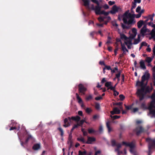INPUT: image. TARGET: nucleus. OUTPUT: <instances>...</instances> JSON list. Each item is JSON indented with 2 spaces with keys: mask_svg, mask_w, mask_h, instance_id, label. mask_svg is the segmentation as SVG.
<instances>
[{
  "mask_svg": "<svg viewBox=\"0 0 155 155\" xmlns=\"http://www.w3.org/2000/svg\"><path fill=\"white\" fill-rule=\"evenodd\" d=\"M150 78V74L148 73H145L142 76L141 81H138L137 82V85L141 87V88L138 89L137 92L140 101L144 99L146 94V92H145V88L143 86L144 82L146 80H148Z\"/></svg>",
  "mask_w": 155,
  "mask_h": 155,
  "instance_id": "nucleus-1",
  "label": "nucleus"
},
{
  "mask_svg": "<svg viewBox=\"0 0 155 155\" xmlns=\"http://www.w3.org/2000/svg\"><path fill=\"white\" fill-rule=\"evenodd\" d=\"M135 16V14H132L130 13L128 14V17L129 18L128 21H127V18L124 17L123 19L124 23L128 25L134 24L136 22L134 20Z\"/></svg>",
  "mask_w": 155,
  "mask_h": 155,
  "instance_id": "nucleus-2",
  "label": "nucleus"
},
{
  "mask_svg": "<svg viewBox=\"0 0 155 155\" xmlns=\"http://www.w3.org/2000/svg\"><path fill=\"white\" fill-rule=\"evenodd\" d=\"M155 98L150 103L148 106L149 109V114L152 115L155 117Z\"/></svg>",
  "mask_w": 155,
  "mask_h": 155,
  "instance_id": "nucleus-3",
  "label": "nucleus"
},
{
  "mask_svg": "<svg viewBox=\"0 0 155 155\" xmlns=\"http://www.w3.org/2000/svg\"><path fill=\"white\" fill-rule=\"evenodd\" d=\"M122 144L125 145L126 146L129 147H130V151L131 153H135L134 152V144L133 142L130 143H127L126 142L123 141L122 142Z\"/></svg>",
  "mask_w": 155,
  "mask_h": 155,
  "instance_id": "nucleus-4",
  "label": "nucleus"
},
{
  "mask_svg": "<svg viewBox=\"0 0 155 155\" xmlns=\"http://www.w3.org/2000/svg\"><path fill=\"white\" fill-rule=\"evenodd\" d=\"M92 9L93 10H94L95 14L96 15H104L105 11L104 10L101 11V7L99 6H96L95 8L94 7L93 5L92 6Z\"/></svg>",
  "mask_w": 155,
  "mask_h": 155,
  "instance_id": "nucleus-5",
  "label": "nucleus"
},
{
  "mask_svg": "<svg viewBox=\"0 0 155 155\" xmlns=\"http://www.w3.org/2000/svg\"><path fill=\"white\" fill-rule=\"evenodd\" d=\"M147 141L148 142V148L151 149H155V140L152 139L150 138L146 139Z\"/></svg>",
  "mask_w": 155,
  "mask_h": 155,
  "instance_id": "nucleus-6",
  "label": "nucleus"
},
{
  "mask_svg": "<svg viewBox=\"0 0 155 155\" xmlns=\"http://www.w3.org/2000/svg\"><path fill=\"white\" fill-rule=\"evenodd\" d=\"M105 87H107V90L110 89L111 91H113L114 92H117V95L119 94V92L115 90V87H113V86H112V83L111 82H107L105 84Z\"/></svg>",
  "mask_w": 155,
  "mask_h": 155,
  "instance_id": "nucleus-7",
  "label": "nucleus"
},
{
  "mask_svg": "<svg viewBox=\"0 0 155 155\" xmlns=\"http://www.w3.org/2000/svg\"><path fill=\"white\" fill-rule=\"evenodd\" d=\"M78 91L79 93H82L83 94H85L87 91V88L82 84H80L78 86Z\"/></svg>",
  "mask_w": 155,
  "mask_h": 155,
  "instance_id": "nucleus-8",
  "label": "nucleus"
},
{
  "mask_svg": "<svg viewBox=\"0 0 155 155\" xmlns=\"http://www.w3.org/2000/svg\"><path fill=\"white\" fill-rule=\"evenodd\" d=\"M134 131L136 132V134L137 136L139 135L140 134L144 132V129L141 126H137Z\"/></svg>",
  "mask_w": 155,
  "mask_h": 155,
  "instance_id": "nucleus-9",
  "label": "nucleus"
},
{
  "mask_svg": "<svg viewBox=\"0 0 155 155\" xmlns=\"http://www.w3.org/2000/svg\"><path fill=\"white\" fill-rule=\"evenodd\" d=\"M71 118L70 117H68V118H66L64 119V124L63 125L64 127H67L70 126V123L71 122Z\"/></svg>",
  "mask_w": 155,
  "mask_h": 155,
  "instance_id": "nucleus-10",
  "label": "nucleus"
},
{
  "mask_svg": "<svg viewBox=\"0 0 155 155\" xmlns=\"http://www.w3.org/2000/svg\"><path fill=\"white\" fill-rule=\"evenodd\" d=\"M96 141V139L94 137H87V140L85 143L87 144H92L93 142Z\"/></svg>",
  "mask_w": 155,
  "mask_h": 155,
  "instance_id": "nucleus-11",
  "label": "nucleus"
},
{
  "mask_svg": "<svg viewBox=\"0 0 155 155\" xmlns=\"http://www.w3.org/2000/svg\"><path fill=\"white\" fill-rule=\"evenodd\" d=\"M119 8L116 5H114L112 8V10L110 11V13L114 14L117 12L118 11Z\"/></svg>",
  "mask_w": 155,
  "mask_h": 155,
  "instance_id": "nucleus-12",
  "label": "nucleus"
},
{
  "mask_svg": "<svg viewBox=\"0 0 155 155\" xmlns=\"http://www.w3.org/2000/svg\"><path fill=\"white\" fill-rule=\"evenodd\" d=\"M120 110L117 107H115L113 109V110L110 112L112 115L114 114H119L120 113Z\"/></svg>",
  "mask_w": 155,
  "mask_h": 155,
  "instance_id": "nucleus-13",
  "label": "nucleus"
},
{
  "mask_svg": "<svg viewBox=\"0 0 155 155\" xmlns=\"http://www.w3.org/2000/svg\"><path fill=\"white\" fill-rule=\"evenodd\" d=\"M140 66L141 68L143 70L146 69V68L145 64V63L144 61L143 60H141L140 62Z\"/></svg>",
  "mask_w": 155,
  "mask_h": 155,
  "instance_id": "nucleus-14",
  "label": "nucleus"
},
{
  "mask_svg": "<svg viewBox=\"0 0 155 155\" xmlns=\"http://www.w3.org/2000/svg\"><path fill=\"white\" fill-rule=\"evenodd\" d=\"M40 145L39 144L36 143L32 147V149L34 150H37L40 149Z\"/></svg>",
  "mask_w": 155,
  "mask_h": 155,
  "instance_id": "nucleus-15",
  "label": "nucleus"
},
{
  "mask_svg": "<svg viewBox=\"0 0 155 155\" xmlns=\"http://www.w3.org/2000/svg\"><path fill=\"white\" fill-rule=\"evenodd\" d=\"M71 120H74L76 121H78L80 120L81 118L78 116H76L75 117H71Z\"/></svg>",
  "mask_w": 155,
  "mask_h": 155,
  "instance_id": "nucleus-16",
  "label": "nucleus"
},
{
  "mask_svg": "<svg viewBox=\"0 0 155 155\" xmlns=\"http://www.w3.org/2000/svg\"><path fill=\"white\" fill-rule=\"evenodd\" d=\"M147 32L146 25H145L140 30V33L142 34H144Z\"/></svg>",
  "mask_w": 155,
  "mask_h": 155,
  "instance_id": "nucleus-17",
  "label": "nucleus"
},
{
  "mask_svg": "<svg viewBox=\"0 0 155 155\" xmlns=\"http://www.w3.org/2000/svg\"><path fill=\"white\" fill-rule=\"evenodd\" d=\"M140 36L139 35H138V37L137 39H134V42L133 43V44L136 45L138 44L140 41Z\"/></svg>",
  "mask_w": 155,
  "mask_h": 155,
  "instance_id": "nucleus-18",
  "label": "nucleus"
},
{
  "mask_svg": "<svg viewBox=\"0 0 155 155\" xmlns=\"http://www.w3.org/2000/svg\"><path fill=\"white\" fill-rule=\"evenodd\" d=\"M144 23L143 21L140 20L137 23V27L139 28H141Z\"/></svg>",
  "mask_w": 155,
  "mask_h": 155,
  "instance_id": "nucleus-19",
  "label": "nucleus"
},
{
  "mask_svg": "<svg viewBox=\"0 0 155 155\" xmlns=\"http://www.w3.org/2000/svg\"><path fill=\"white\" fill-rule=\"evenodd\" d=\"M33 140V137L31 135H28V137L26 138L25 143H27L28 142L29 140Z\"/></svg>",
  "mask_w": 155,
  "mask_h": 155,
  "instance_id": "nucleus-20",
  "label": "nucleus"
},
{
  "mask_svg": "<svg viewBox=\"0 0 155 155\" xmlns=\"http://www.w3.org/2000/svg\"><path fill=\"white\" fill-rule=\"evenodd\" d=\"M84 2V5L85 6H88L89 5L90 1L89 0H82Z\"/></svg>",
  "mask_w": 155,
  "mask_h": 155,
  "instance_id": "nucleus-21",
  "label": "nucleus"
},
{
  "mask_svg": "<svg viewBox=\"0 0 155 155\" xmlns=\"http://www.w3.org/2000/svg\"><path fill=\"white\" fill-rule=\"evenodd\" d=\"M76 98L77 100H78V102L79 104H81L82 103V101L81 99V98L79 96L78 94V93L76 94Z\"/></svg>",
  "mask_w": 155,
  "mask_h": 155,
  "instance_id": "nucleus-22",
  "label": "nucleus"
},
{
  "mask_svg": "<svg viewBox=\"0 0 155 155\" xmlns=\"http://www.w3.org/2000/svg\"><path fill=\"white\" fill-rule=\"evenodd\" d=\"M78 154L79 155H86L87 154V152L85 150H84L83 151L79 150L78 151Z\"/></svg>",
  "mask_w": 155,
  "mask_h": 155,
  "instance_id": "nucleus-23",
  "label": "nucleus"
},
{
  "mask_svg": "<svg viewBox=\"0 0 155 155\" xmlns=\"http://www.w3.org/2000/svg\"><path fill=\"white\" fill-rule=\"evenodd\" d=\"M57 130L61 132L60 135L61 136L63 137L64 134V131L63 129L61 127H60L57 128Z\"/></svg>",
  "mask_w": 155,
  "mask_h": 155,
  "instance_id": "nucleus-24",
  "label": "nucleus"
},
{
  "mask_svg": "<svg viewBox=\"0 0 155 155\" xmlns=\"http://www.w3.org/2000/svg\"><path fill=\"white\" fill-rule=\"evenodd\" d=\"M141 107L142 108L144 109V110H146L148 109L149 110V109L148 108V107H147L146 106L145 104L144 103H142L141 104Z\"/></svg>",
  "mask_w": 155,
  "mask_h": 155,
  "instance_id": "nucleus-25",
  "label": "nucleus"
},
{
  "mask_svg": "<svg viewBox=\"0 0 155 155\" xmlns=\"http://www.w3.org/2000/svg\"><path fill=\"white\" fill-rule=\"evenodd\" d=\"M88 131L89 134H91L94 133L96 132V131L94 130L92 128H90L88 129Z\"/></svg>",
  "mask_w": 155,
  "mask_h": 155,
  "instance_id": "nucleus-26",
  "label": "nucleus"
},
{
  "mask_svg": "<svg viewBox=\"0 0 155 155\" xmlns=\"http://www.w3.org/2000/svg\"><path fill=\"white\" fill-rule=\"evenodd\" d=\"M120 38L121 39L127 40L128 38L124 34H120Z\"/></svg>",
  "mask_w": 155,
  "mask_h": 155,
  "instance_id": "nucleus-27",
  "label": "nucleus"
},
{
  "mask_svg": "<svg viewBox=\"0 0 155 155\" xmlns=\"http://www.w3.org/2000/svg\"><path fill=\"white\" fill-rule=\"evenodd\" d=\"M106 126L108 130V132L110 133L111 130V129L110 126L109 122L106 123Z\"/></svg>",
  "mask_w": 155,
  "mask_h": 155,
  "instance_id": "nucleus-28",
  "label": "nucleus"
},
{
  "mask_svg": "<svg viewBox=\"0 0 155 155\" xmlns=\"http://www.w3.org/2000/svg\"><path fill=\"white\" fill-rule=\"evenodd\" d=\"M152 61V59L150 57H147L145 60L148 63H149L151 62Z\"/></svg>",
  "mask_w": 155,
  "mask_h": 155,
  "instance_id": "nucleus-29",
  "label": "nucleus"
},
{
  "mask_svg": "<svg viewBox=\"0 0 155 155\" xmlns=\"http://www.w3.org/2000/svg\"><path fill=\"white\" fill-rule=\"evenodd\" d=\"M111 143L113 147L116 146L117 144L116 141L114 140H111Z\"/></svg>",
  "mask_w": 155,
  "mask_h": 155,
  "instance_id": "nucleus-30",
  "label": "nucleus"
},
{
  "mask_svg": "<svg viewBox=\"0 0 155 155\" xmlns=\"http://www.w3.org/2000/svg\"><path fill=\"white\" fill-rule=\"evenodd\" d=\"M99 118V115L98 114H95L93 116V118L94 120L98 119Z\"/></svg>",
  "mask_w": 155,
  "mask_h": 155,
  "instance_id": "nucleus-31",
  "label": "nucleus"
},
{
  "mask_svg": "<svg viewBox=\"0 0 155 155\" xmlns=\"http://www.w3.org/2000/svg\"><path fill=\"white\" fill-rule=\"evenodd\" d=\"M77 140L78 141H81L83 142V143H85V141L84 140V139L83 138L81 137V138H77Z\"/></svg>",
  "mask_w": 155,
  "mask_h": 155,
  "instance_id": "nucleus-32",
  "label": "nucleus"
},
{
  "mask_svg": "<svg viewBox=\"0 0 155 155\" xmlns=\"http://www.w3.org/2000/svg\"><path fill=\"white\" fill-rule=\"evenodd\" d=\"M110 117L112 118H113L114 119H117L120 117V116H119L117 115H114V116H112V115H110Z\"/></svg>",
  "mask_w": 155,
  "mask_h": 155,
  "instance_id": "nucleus-33",
  "label": "nucleus"
},
{
  "mask_svg": "<svg viewBox=\"0 0 155 155\" xmlns=\"http://www.w3.org/2000/svg\"><path fill=\"white\" fill-rule=\"evenodd\" d=\"M121 46L122 48V50L123 51H125V50H126V48H127L125 46V45L122 43V42H121Z\"/></svg>",
  "mask_w": 155,
  "mask_h": 155,
  "instance_id": "nucleus-34",
  "label": "nucleus"
},
{
  "mask_svg": "<svg viewBox=\"0 0 155 155\" xmlns=\"http://www.w3.org/2000/svg\"><path fill=\"white\" fill-rule=\"evenodd\" d=\"M118 73L116 74V77L115 78V79L116 78H120L121 74V71H117Z\"/></svg>",
  "mask_w": 155,
  "mask_h": 155,
  "instance_id": "nucleus-35",
  "label": "nucleus"
},
{
  "mask_svg": "<svg viewBox=\"0 0 155 155\" xmlns=\"http://www.w3.org/2000/svg\"><path fill=\"white\" fill-rule=\"evenodd\" d=\"M92 96L91 95H89L86 98V100L87 101H88L92 99Z\"/></svg>",
  "mask_w": 155,
  "mask_h": 155,
  "instance_id": "nucleus-36",
  "label": "nucleus"
},
{
  "mask_svg": "<svg viewBox=\"0 0 155 155\" xmlns=\"http://www.w3.org/2000/svg\"><path fill=\"white\" fill-rule=\"evenodd\" d=\"M92 110L89 108H87L85 109V111L88 114H89L92 112Z\"/></svg>",
  "mask_w": 155,
  "mask_h": 155,
  "instance_id": "nucleus-37",
  "label": "nucleus"
},
{
  "mask_svg": "<svg viewBox=\"0 0 155 155\" xmlns=\"http://www.w3.org/2000/svg\"><path fill=\"white\" fill-rule=\"evenodd\" d=\"M124 105L126 109L127 110H129L131 109L132 108V105H130V106H127L126 104H124Z\"/></svg>",
  "mask_w": 155,
  "mask_h": 155,
  "instance_id": "nucleus-38",
  "label": "nucleus"
},
{
  "mask_svg": "<svg viewBox=\"0 0 155 155\" xmlns=\"http://www.w3.org/2000/svg\"><path fill=\"white\" fill-rule=\"evenodd\" d=\"M95 108L97 110H99L100 108V105L99 103H96L95 105Z\"/></svg>",
  "mask_w": 155,
  "mask_h": 155,
  "instance_id": "nucleus-39",
  "label": "nucleus"
},
{
  "mask_svg": "<svg viewBox=\"0 0 155 155\" xmlns=\"http://www.w3.org/2000/svg\"><path fill=\"white\" fill-rule=\"evenodd\" d=\"M121 27H122V28L123 29H128L129 28V27L128 26L124 25L122 23H121Z\"/></svg>",
  "mask_w": 155,
  "mask_h": 155,
  "instance_id": "nucleus-40",
  "label": "nucleus"
},
{
  "mask_svg": "<svg viewBox=\"0 0 155 155\" xmlns=\"http://www.w3.org/2000/svg\"><path fill=\"white\" fill-rule=\"evenodd\" d=\"M105 18V17H100L98 18V20L100 22H101L104 21V19Z\"/></svg>",
  "mask_w": 155,
  "mask_h": 155,
  "instance_id": "nucleus-41",
  "label": "nucleus"
},
{
  "mask_svg": "<svg viewBox=\"0 0 155 155\" xmlns=\"http://www.w3.org/2000/svg\"><path fill=\"white\" fill-rule=\"evenodd\" d=\"M132 31L133 34L137 35V30L136 28H133L132 29Z\"/></svg>",
  "mask_w": 155,
  "mask_h": 155,
  "instance_id": "nucleus-42",
  "label": "nucleus"
},
{
  "mask_svg": "<svg viewBox=\"0 0 155 155\" xmlns=\"http://www.w3.org/2000/svg\"><path fill=\"white\" fill-rule=\"evenodd\" d=\"M119 97L121 101H123L125 98L124 96L122 94H120L119 96Z\"/></svg>",
  "mask_w": 155,
  "mask_h": 155,
  "instance_id": "nucleus-43",
  "label": "nucleus"
},
{
  "mask_svg": "<svg viewBox=\"0 0 155 155\" xmlns=\"http://www.w3.org/2000/svg\"><path fill=\"white\" fill-rule=\"evenodd\" d=\"M151 35L152 37H155V30L154 29L152 30Z\"/></svg>",
  "mask_w": 155,
  "mask_h": 155,
  "instance_id": "nucleus-44",
  "label": "nucleus"
},
{
  "mask_svg": "<svg viewBox=\"0 0 155 155\" xmlns=\"http://www.w3.org/2000/svg\"><path fill=\"white\" fill-rule=\"evenodd\" d=\"M118 69L116 67L114 68V69L113 70H111V73L112 74H113L115 72V71H118Z\"/></svg>",
  "mask_w": 155,
  "mask_h": 155,
  "instance_id": "nucleus-45",
  "label": "nucleus"
},
{
  "mask_svg": "<svg viewBox=\"0 0 155 155\" xmlns=\"http://www.w3.org/2000/svg\"><path fill=\"white\" fill-rule=\"evenodd\" d=\"M104 69H107L108 70H111V68L110 66L105 65L104 68Z\"/></svg>",
  "mask_w": 155,
  "mask_h": 155,
  "instance_id": "nucleus-46",
  "label": "nucleus"
},
{
  "mask_svg": "<svg viewBox=\"0 0 155 155\" xmlns=\"http://www.w3.org/2000/svg\"><path fill=\"white\" fill-rule=\"evenodd\" d=\"M136 35L132 34L130 35L129 37V38L132 40L133 39H134L135 38Z\"/></svg>",
  "mask_w": 155,
  "mask_h": 155,
  "instance_id": "nucleus-47",
  "label": "nucleus"
},
{
  "mask_svg": "<svg viewBox=\"0 0 155 155\" xmlns=\"http://www.w3.org/2000/svg\"><path fill=\"white\" fill-rule=\"evenodd\" d=\"M121 84H122L123 83V82H124V74H121Z\"/></svg>",
  "mask_w": 155,
  "mask_h": 155,
  "instance_id": "nucleus-48",
  "label": "nucleus"
},
{
  "mask_svg": "<svg viewBox=\"0 0 155 155\" xmlns=\"http://www.w3.org/2000/svg\"><path fill=\"white\" fill-rule=\"evenodd\" d=\"M147 18H148L149 20H150L151 22H152L153 20V18L152 17L151 15H149Z\"/></svg>",
  "mask_w": 155,
  "mask_h": 155,
  "instance_id": "nucleus-49",
  "label": "nucleus"
},
{
  "mask_svg": "<svg viewBox=\"0 0 155 155\" xmlns=\"http://www.w3.org/2000/svg\"><path fill=\"white\" fill-rule=\"evenodd\" d=\"M136 3L135 2H132V7L131 8H134L136 7Z\"/></svg>",
  "mask_w": 155,
  "mask_h": 155,
  "instance_id": "nucleus-50",
  "label": "nucleus"
},
{
  "mask_svg": "<svg viewBox=\"0 0 155 155\" xmlns=\"http://www.w3.org/2000/svg\"><path fill=\"white\" fill-rule=\"evenodd\" d=\"M91 0L92 2L96 4L97 5V6H99V3L97 0Z\"/></svg>",
  "mask_w": 155,
  "mask_h": 155,
  "instance_id": "nucleus-51",
  "label": "nucleus"
},
{
  "mask_svg": "<svg viewBox=\"0 0 155 155\" xmlns=\"http://www.w3.org/2000/svg\"><path fill=\"white\" fill-rule=\"evenodd\" d=\"M129 10H127V11L124 13V15L126 16L127 18V15H128V14H129Z\"/></svg>",
  "mask_w": 155,
  "mask_h": 155,
  "instance_id": "nucleus-52",
  "label": "nucleus"
},
{
  "mask_svg": "<svg viewBox=\"0 0 155 155\" xmlns=\"http://www.w3.org/2000/svg\"><path fill=\"white\" fill-rule=\"evenodd\" d=\"M141 9V7L140 6H138L136 9V12H139Z\"/></svg>",
  "mask_w": 155,
  "mask_h": 155,
  "instance_id": "nucleus-53",
  "label": "nucleus"
},
{
  "mask_svg": "<svg viewBox=\"0 0 155 155\" xmlns=\"http://www.w3.org/2000/svg\"><path fill=\"white\" fill-rule=\"evenodd\" d=\"M84 121V120H81L78 124L80 125L79 126H82Z\"/></svg>",
  "mask_w": 155,
  "mask_h": 155,
  "instance_id": "nucleus-54",
  "label": "nucleus"
},
{
  "mask_svg": "<svg viewBox=\"0 0 155 155\" xmlns=\"http://www.w3.org/2000/svg\"><path fill=\"white\" fill-rule=\"evenodd\" d=\"M141 45H142V46H147V44L146 42L143 41L141 43Z\"/></svg>",
  "mask_w": 155,
  "mask_h": 155,
  "instance_id": "nucleus-55",
  "label": "nucleus"
},
{
  "mask_svg": "<svg viewBox=\"0 0 155 155\" xmlns=\"http://www.w3.org/2000/svg\"><path fill=\"white\" fill-rule=\"evenodd\" d=\"M115 4V2L114 1H109L108 2V4L110 5H112Z\"/></svg>",
  "mask_w": 155,
  "mask_h": 155,
  "instance_id": "nucleus-56",
  "label": "nucleus"
},
{
  "mask_svg": "<svg viewBox=\"0 0 155 155\" xmlns=\"http://www.w3.org/2000/svg\"><path fill=\"white\" fill-rule=\"evenodd\" d=\"M72 133H70L69 134V137H68V140L70 141H71V140L72 139Z\"/></svg>",
  "mask_w": 155,
  "mask_h": 155,
  "instance_id": "nucleus-57",
  "label": "nucleus"
},
{
  "mask_svg": "<svg viewBox=\"0 0 155 155\" xmlns=\"http://www.w3.org/2000/svg\"><path fill=\"white\" fill-rule=\"evenodd\" d=\"M104 24L103 23V24H99V23H96V25L99 27H103V25H104Z\"/></svg>",
  "mask_w": 155,
  "mask_h": 155,
  "instance_id": "nucleus-58",
  "label": "nucleus"
},
{
  "mask_svg": "<svg viewBox=\"0 0 155 155\" xmlns=\"http://www.w3.org/2000/svg\"><path fill=\"white\" fill-rule=\"evenodd\" d=\"M102 97L101 96L97 97L95 98V99L97 101L99 100L102 99Z\"/></svg>",
  "mask_w": 155,
  "mask_h": 155,
  "instance_id": "nucleus-59",
  "label": "nucleus"
},
{
  "mask_svg": "<svg viewBox=\"0 0 155 155\" xmlns=\"http://www.w3.org/2000/svg\"><path fill=\"white\" fill-rule=\"evenodd\" d=\"M141 13H139L138 14L135 15L136 18H139L141 17Z\"/></svg>",
  "mask_w": 155,
  "mask_h": 155,
  "instance_id": "nucleus-60",
  "label": "nucleus"
},
{
  "mask_svg": "<svg viewBox=\"0 0 155 155\" xmlns=\"http://www.w3.org/2000/svg\"><path fill=\"white\" fill-rule=\"evenodd\" d=\"M132 39L129 38V40L127 41L128 42V44L130 45H131L133 44V43H132Z\"/></svg>",
  "mask_w": 155,
  "mask_h": 155,
  "instance_id": "nucleus-61",
  "label": "nucleus"
},
{
  "mask_svg": "<svg viewBox=\"0 0 155 155\" xmlns=\"http://www.w3.org/2000/svg\"><path fill=\"white\" fill-rule=\"evenodd\" d=\"M101 153V151L100 150H98L96 151L94 154V155H97L98 154H100Z\"/></svg>",
  "mask_w": 155,
  "mask_h": 155,
  "instance_id": "nucleus-62",
  "label": "nucleus"
},
{
  "mask_svg": "<svg viewBox=\"0 0 155 155\" xmlns=\"http://www.w3.org/2000/svg\"><path fill=\"white\" fill-rule=\"evenodd\" d=\"M104 8L105 9H107L109 8V7L108 5L106 4L104 5L103 6Z\"/></svg>",
  "mask_w": 155,
  "mask_h": 155,
  "instance_id": "nucleus-63",
  "label": "nucleus"
},
{
  "mask_svg": "<svg viewBox=\"0 0 155 155\" xmlns=\"http://www.w3.org/2000/svg\"><path fill=\"white\" fill-rule=\"evenodd\" d=\"M151 98L152 99V100L154 99L155 98V94L154 93L153 94L151 97Z\"/></svg>",
  "mask_w": 155,
  "mask_h": 155,
  "instance_id": "nucleus-64",
  "label": "nucleus"
}]
</instances>
